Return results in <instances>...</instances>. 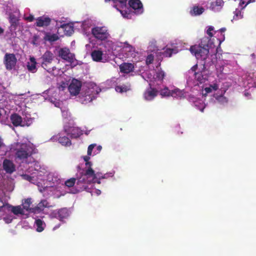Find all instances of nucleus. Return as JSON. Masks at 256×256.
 Here are the masks:
<instances>
[{"mask_svg":"<svg viewBox=\"0 0 256 256\" xmlns=\"http://www.w3.org/2000/svg\"><path fill=\"white\" fill-rule=\"evenodd\" d=\"M24 19L28 22H32L34 20V16L32 15H29L28 16H25Z\"/></svg>","mask_w":256,"mask_h":256,"instance_id":"obj_46","label":"nucleus"},{"mask_svg":"<svg viewBox=\"0 0 256 256\" xmlns=\"http://www.w3.org/2000/svg\"><path fill=\"white\" fill-rule=\"evenodd\" d=\"M163 52H162V55L164 57H171L172 54H176L178 52L177 49L175 48H170L166 46L163 48Z\"/></svg>","mask_w":256,"mask_h":256,"instance_id":"obj_23","label":"nucleus"},{"mask_svg":"<svg viewBox=\"0 0 256 256\" xmlns=\"http://www.w3.org/2000/svg\"><path fill=\"white\" fill-rule=\"evenodd\" d=\"M204 90L206 93H209L210 92H212V87L210 86L208 87L205 88Z\"/></svg>","mask_w":256,"mask_h":256,"instance_id":"obj_51","label":"nucleus"},{"mask_svg":"<svg viewBox=\"0 0 256 256\" xmlns=\"http://www.w3.org/2000/svg\"><path fill=\"white\" fill-rule=\"evenodd\" d=\"M226 30H227V29L226 28H222L219 30L220 32H224Z\"/></svg>","mask_w":256,"mask_h":256,"instance_id":"obj_54","label":"nucleus"},{"mask_svg":"<svg viewBox=\"0 0 256 256\" xmlns=\"http://www.w3.org/2000/svg\"><path fill=\"white\" fill-rule=\"evenodd\" d=\"M120 72L124 74H129L134 70V64L132 63L123 62L120 66Z\"/></svg>","mask_w":256,"mask_h":256,"instance_id":"obj_18","label":"nucleus"},{"mask_svg":"<svg viewBox=\"0 0 256 256\" xmlns=\"http://www.w3.org/2000/svg\"><path fill=\"white\" fill-rule=\"evenodd\" d=\"M36 62L34 57L30 58V62H28L27 67L28 69L30 72H36Z\"/></svg>","mask_w":256,"mask_h":256,"instance_id":"obj_26","label":"nucleus"},{"mask_svg":"<svg viewBox=\"0 0 256 256\" xmlns=\"http://www.w3.org/2000/svg\"><path fill=\"white\" fill-rule=\"evenodd\" d=\"M2 146H4L2 138H0V148H1Z\"/></svg>","mask_w":256,"mask_h":256,"instance_id":"obj_55","label":"nucleus"},{"mask_svg":"<svg viewBox=\"0 0 256 256\" xmlns=\"http://www.w3.org/2000/svg\"><path fill=\"white\" fill-rule=\"evenodd\" d=\"M59 39V36L56 34H50V33H46L45 36L44 37V40L45 42H56V40Z\"/></svg>","mask_w":256,"mask_h":256,"instance_id":"obj_27","label":"nucleus"},{"mask_svg":"<svg viewBox=\"0 0 256 256\" xmlns=\"http://www.w3.org/2000/svg\"><path fill=\"white\" fill-rule=\"evenodd\" d=\"M214 30V28L212 26H208L206 28V32H211Z\"/></svg>","mask_w":256,"mask_h":256,"instance_id":"obj_48","label":"nucleus"},{"mask_svg":"<svg viewBox=\"0 0 256 256\" xmlns=\"http://www.w3.org/2000/svg\"><path fill=\"white\" fill-rule=\"evenodd\" d=\"M59 142L62 146H68L72 144V142L70 139L66 136H60L58 140Z\"/></svg>","mask_w":256,"mask_h":256,"instance_id":"obj_31","label":"nucleus"},{"mask_svg":"<svg viewBox=\"0 0 256 256\" xmlns=\"http://www.w3.org/2000/svg\"><path fill=\"white\" fill-rule=\"evenodd\" d=\"M190 52L195 55L198 59L205 60L209 53V49L206 46L202 45V42L199 46L194 45L190 48Z\"/></svg>","mask_w":256,"mask_h":256,"instance_id":"obj_4","label":"nucleus"},{"mask_svg":"<svg viewBox=\"0 0 256 256\" xmlns=\"http://www.w3.org/2000/svg\"><path fill=\"white\" fill-rule=\"evenodd\" d=\"M234 1L242 9L248 4L254 2V0H234Z\"/></svg>","mask_w":256,"mask_h":256,"instance_id":"obj_33","label":"nucleus"},{"mask_svg":"<svg viewBox=\"0 0 256 256\" xmlns=\"http://www.w3.org/2000/svg\"><path fill=\"white\" fill-rule=\"evenodd\" d=\"M32 204V198H28L26 199H25L24 202H23V204H22V206H23V208L24 209L28 211L30 210L32 212V208H30Z\"/></svg>","mask_w":256,"mask_h":256,"instance_id":"obj_32","label":"nucleus"},{"mask_svg":"<svg viewBox=\"0 0 256 256\" xmlns=\"http://www.w3.org/2000/svg\"><path fill=\"white\" fill-rule=\"evenodd\" d=\"M198 64H195L192 67L190 70L194 72V74L196 73V70H198Z\"/></svg>","mask_w":256,"mask_h":256,"instance_id":"obj_49","label":"nucleus"},{"mask_svg":"<svg viewBox=\"0 0 256 256\" xmlns=\"http://www.w3.org/2000/svg\"><path fill=\"white\" fill-rule=\"evenodd\" d=\"M212 90H216L218 88V86L217 84H214V85H210Z\"/></svg>","mask_w":256,"mask_h":256,"instance_id":"obj_50","label":"nucleus"},{"mask_svg":"<svg viewBox=\"0 0 256 256\" xmlns=\"http://www.w3.org/2000/svg\"><path fill=\"white\" fill-rule=\"evenodd\" d=\"M22 178L24 180H26L30 182H33L32 180H34V177H32V176H29L28 174H25L22 175Z\"/></svg>","mask_w":256,"mask_h":256,"instance_id":"obj_42","label":"nucleus"},{"mask_svg":"<svg viewBox=\"0 0 256 256\" xmlns=\"http://www.w3.org/2000/svg\"><path fill=\"white\" fill-rule=\"evenodd\" d=\"M160 95L162 97L171 96V90L168 87H165L160 90Z\"/></svg>","mask_w":256,"mask_h":256,"instance_id":"obj_34","label":"nucleus"},{"mask_svg":"<svg viewBox=\"0 0 256 256\" xmlns=\"http://www.w3.org/2000/svg\"><path fill=\"white\" fill-rule=\"evenodd\" d=\"M90 156L88 155L87 156H84V162H86V163H85V165H86V166L88 168H92V162H89V160H90Z\"/></svg>","mask_w":256,"mask_h":256,"instance_id":"obj_40","label":"nucleus"},{"mask_svg":"<svg viewBox=\"0 0 256 256\" xmlns=\"http://www.w3.org/2000/svg\"><path fill=\"white\" fill-rule=\"evenodd\" d=\"M208 36L204 37L201 40L202 45L206 46L209 50L212 49L220 46V45L222 42L216 36H214L213 33H207Z\"/></svg>","mask_w":256,"mask_h":256,"instance_id":"obj_3","label":"nucleus"},{"mask_svg":"<svg viewBox=\"0 0 256 256\" xmlns=\"http://www.w3.org/2000/svg\"><path fill=\"white\" fill-rule=\"evenodd\" d=\"M204 12V8L198 6H194L190 10V13L192 16H198Z\"/></svg>","mask_w":256,"mask_h":256,"instance_id":"obj_30","label":"nucleus"},{"mask_svg":"<svg viewBox=\"0 0 256 256\" xmlns=\"http://www.w3.org/2000/svg\"><path fill=\"white\" fill-rule=\"evenodd\" d=\"M34 224L36 226V230L39 232H42L46 226L45 222L40 219L36 220L34 222Z\"/></svg>","mask_w":256,"mask_h":256,"instance_id":"obj_25","label":"nucleus"},{"mask_svg":"<svg viewBox=\"0 0 256 256\" xmlns=\"http://www.w3.org/2000/svg\"><path fill=\"white\" fill-rule=\"evenodd\" d=\"M76 182V178H72L66 180L64 184L68 188H72L74 186Z\"/></svg>","mask_w":256,"mask_h":256,"instance_id":"obj_35","label":"nucleus"},{"mask_svg":"<svg viewBox=\"0 0 256 256\" xmlns=\"http://www.w3.org/2000/svg\"><path fill=\"white\" fill-rule=\"evenodd\" d=\"M103 53L102 51L94 50L92 52V57L94 61L105 62L106 59L103 58Z\"/></svg>","mask_w":256,"mask_h":256,"instance_id":"obj_22","label":"nucleus"},{"mask_svg":"<svg viewBox=\"0 0 256 256\" xmlns=\"http://www.w3.org/2000/svg\"><path fill=\"white\" fill-rule=\"evenodd\" d=\"M13 218V216L11 215H7L2 218L6 224L10 223L12 221Z\"/></svg>","mask_w":256,"mask_h":256,"instance_id":"obj_41","label":"nucleus"},{"mask_svg":"<svg viewBox=\"0 0 256 256\" xmlns=\"http://www.w3.org/2000/svg\"><path fill=\"white\" fill-rule=\"evenodd\" d=\"M2 168L6 174H12L16 170V166L12 161L7 159L4 160Z\"/></svg>","mask_w":256,"mask_h":256,"instance_id":"obj_14","label":"nucleus"},{"mask_svg":"<svg viewBox=\"0 0 256 256\" xmlns=\"http://www.w3.org/2000/svg\"><path fill=\"white\" fill-rule=\"evenodd\" d=\"M182 95V91L178 88H175L171 90V96L174 98L181 97Z\"/></svg>","mask_w":256,"mask_h":256,"instance_id":"obj_36","label":"nucleus"},{"mask_svg":"<svg viewBox=\"0 0 256 256\" xmlns=\"http://www.w3.org/2000/svg\"><path fill=\"white\" fill-rule=\"evenodd\" d=\"M49 202L46 200H42L37 206L32 208V212L34 213H40L43 211L46 208H50Z\"/></svg>","mask_w":256,"mask_h":256,"instance_id":"obj_15","label":"nucleus"},{"mask_svg":"<svg viewBox=\"0 0 256 256\" xmlns=\"http://www.w3.org/2000/svg\"><path fill=\"white\" fill-rule=\"evenodd\" d=\"M158 90L150 86V88L145 91L144 96L146 100H152L158 95Z\"/></svg>","mask_w":256,"mask_h":256,"instance_id":"obj_17","label":"nucleus"},{"mask_svg":"<svg viewBox=\"0 0 256 256\" xmlns=\"http://www.w3.org/2000/svg\"><path fill=\"white\" fill-rule=\"evenodd\" d=\"M32 154V148L26 144H22L16 149V158L20 160H24L30 157Z\"/></svg>","mask_w":256,"mask_h":256,"instance_id":"obj_5","label":"nucleus"},{"mask_svg":"<svg viewBox=\"0 0 256 256\" xmlns=\"http://www.w3.org/2000/svg\"><path fill=\"white\" fill-rule=\"evenodd\" d=\"M95 192H96V194L98 195V194H100V190H95Z\"/></svg>","mask_w":256,"mask_h":256,"instance_id":"obj_56","label":"nucleus"},{"mask_svg":"<svg viewBox=\"0 0 256 256\" xmlns=\"http://www.w3.org/2000/svg\"><path fill=\"white\" fill-rule=\"evenodd\" d=\"M80 23V28H82L84 31L88 30L90 28H91L92 32H106L108 30L107 28L105 26H93L92 22L91 20H86Z\"/></svg>","mask_w":256,"mask_h":256,"instance_id":"obj_6","label":"nucleus"},{"mask_svg":"<svg viewBox=\"0 0 256 256\" xmlns=\"http://www.w3.org/2000/svg\"><path fill=\"white\" fill-rule=\"evenodd\" d=\"M72 33H66V35L68 36H72Z\"/></svg>","mask_w":256,"mask_h":256,"instance_id":"obj_58","label":"nucleus"},{"mask_svg":"<svg viewBox=\"0 0 256 256\" xmlns=\"http://www.w3.org/2000/svg\"><path fill=\"white\" fill-rule=\"evenodd\" d=\"M96 148L98 151H100L102 150V146H100V145H99L98 146H97Z\"/></svg>","mask_w":256,"mask_h":256,"instance_id":"obj_57","label":"nucleus"},{"mask_svg":"<svg viewBox=\"0 0 256 256\" xmlns=\"http://www.w3.org/2000/svg\"><path fill=\"white\" fill-rule=\"evenodd\" d=\"M154 60V56L153 54H150L146 56V65H150L153 63Z\"/></svg>","mask_w":256,"mask_h":256,"instance_id":"obj_38","label":"nucleus"},{"mask_svg":"<svg viewBox=\"0 0 256 256\" xmlns=\"http://www.w3.org/2000/svg\"><path fill=\"white\" fill-rule=\"evenodd\" d=\"M42 66L48 72L52 68L50 66L53 59L54 55L50 51H46L42 56Z\"/></svg>","mask_w":256,"mask_h":256,"instance_id":"obj_9","label":"nucleus"},{"mask_svg":"<svg viewBox=\"0 0 256 256\" xmlns=\"http://www.w3.org/2000/svg\"><path fill=\"white\" fill-rule=\"evenodd\" d=\"M0 201L1 202H2V199H1L0 198Z\"/></svg>","mask_w":256,"mask_h":256,"instance_id":"obj_61","label":"nucleus"},{"mask_svg":"<svg viewBox=\"0 0 256 256\" xmlns=\"http://www.w3.org/2000/svg\"><path fill=\"white\" fill-rule=\"evenodd\" d=\"M58 56L64 60L72 64L74 60L75 55L70 52L68 48H60L58 51Z\"/></svg>","mask_w":256,"mask_h":256,"instance_id":"obj_8","label":"nucleus"},{"mask_svg":"<svg viewBox=\"0 0 256 256\" xmlns=\"http://www.w3.org/2000/svg\"><path fill=\"white\" fill-rule=\"evenodd\" d=\"M65 132H66L68 135L70 136L72 138H78L82 134V131L77 127L71 128L68 130H66Z\"/></svg>","mask_w":256,"mask_h":256,"instance_id":"obj_19","label":"nucleus"},{"mask_svg":"<svg viewBox=\"0 0 256 256\" xmlns=\"http://www.w3.org/2000/svg\"><path fill=\"white\" fill-rule=\"evenodd\" d=\"M202 65V68L201 71L195 72V78L200 84L205 82L208 80V71L206 69L205 62H204Z\"/></svg>","mask_w":256,"mask_h":256,"instance_id":"obj_10","label":"nucleus"},{"mask_svg":"<svg viewBox=\"0 0 256 256\" xmlns=\"http://www.w3.org/2000/svg\"><path fill=\"white\" fill-rule=\"evenodd\" d=\"M5 204H3L2 206H0V220H1L2 216L4 214V206Z\"/></svg>","mask_w":256,"mask_h":256,"instance_id":"obj_45","label":"nucleus"},{"mask_svg":"<svg viewBox=\"0 0 256 256\" xmlns=\"http://www.w3.org/2000/svg\"><path fill=\"white\" fill-rule=\"evenodd\" d=\"M10 120L12 124L14 126H24V124H22V118L21 116H20L18 114L14 113L12 114L10 116Z\"/></svg>","mask_w":256,"mask_h":256,"instance_id":"obj_20","label":"nucleus"},{"mask_svg":"<svg viewBox=\"0 0 256 256\" xmlns=\"http://www.w3.org/2000/svg\"><path fill=\"white\" fill-rule=\"evenodd\" d=\"M122 52L126 58H134L136 56V48L127 42L124 43Z\"/></svg>","mask_w":256,"mask_h":256,"instance_id":"obj_12","label":"nucleus"},{"mask_svg":"<svg viewBox=\"0 0 256 256\" xmlns=\"http://www.w3.org/2000/svg\"><path fill=\"white\" fill-rule=\"evenodd\" d=\"M243 17V14L240 10H236L234 13V16L233 20H238L242 18Z\"/></svg>","mask_w":256,"mask_h":256,"instance_id":"obj_39","label":"nucleus"},{"mask_svg":"<svg viewBox=\"0 0 256 256\" xmlns=\"http://www.w3.org/2000/svg\"><path fill=\"white\" fill-rule=\"evenodd\" d=\"M52 216L53 218H57L62 222L64 219L68 216L69 212L66 208H62L52 212Z\"/></svg>","mask_w":256,"mask_h":256,"instance_id":"obj_13","label":"nucleus"},{"mask_svg":"<svg viewBox=\"0 0 256 256\" xmlns=\"http://www.w3.org/2000/svg\"><path fill=\"white\" fill-rule=\"evenodd\" d=\"M195 106L198 108V109L200 110L201 112H204V109L205 108V106H203V104H202V106H200L196 104V102H195Z\"/></svg>","mask_w":256,"mask_h":256,"instance_id":"obj_47","label":"nucleus"},{"mask_svg":"<svg viewBox=\"0 0 256 256\" xmlns=\"http://www.w3.org/2000/svg\"><path fill=\"white\" fill-rule=\"evenodd\" d=\"M5 206L10 208L11 212L15 215H18L19 214H24V208H22L21 206H12L8 204H6Z\"/></svg>","mask_w":256,"mask_h":256,"instance_id":"obj_24","label":"nucleus"},{"mask_svg":"<svg viewBox=\"0 0 256 256\" xmlns=\"http://www.w3.org/2000/svg\"><path fill=\"white\" fill-rule=\"evenodd\" d=\"M81 86V82L78 80L74 79L68 86V90L70 94L77 96L80 92Z\"/></svg>","mask_w":256,"mask_h":256,"instance_id":"obj_11","label":"nucleus"},{"mask_svg":"<svg viewBox=\"0 0 256 256\" xmlns=\"http://www.w3.org/2000/svg\"><path fill=\"white\" fill-rule=\"evenodd\" d=\"M58 227H60V225H58V226H56V227H54V228H58Z\"/></svg>","mask_w":256,"mask_h":256,"instance_id":"obj_60","label":"nucleus"},{"mask_svg":"<svg viewBox=\"0 0 256 256\" xmlns=\"http://www.w3.org/2000/svg\"><path fill=\"white\" fill-rule=\"evenodd\" d=\"M91 182L100 184V181L96 178V176L93 169L92 168H88L78 179L76 184L80 190H85L88 188L86 184Z\"/></svg>","mask_w":256,"mask_h":256,"instance_id":"obj_1","label":"nucleus"},{"mask_svg":"<svg viewBox=\"0 0 256 256\" xmlns=\"http://www.w3.org/2000/svg\"><path fill=\"white\" fill-rule=\"evenodd\" d=\"M32 118H30L28 120V122H26V126H28L30 125V124H32Z\"/></svg>","mask_w":256,"mask_h":256,"instance_id":"obj_53","label":"nucleus"},{"mask_svg":"<svg viewBox=\"0 0 256 256\" xmlns=\"http://www.w3.org/2000/svg\"><path fill=\"white\" fill-rule=\"evenodd\" d=\"M40 39V36L35 34L32 40V43L34 45H36L38 44V40Z\"/></svg>","mask_w":256,"mask_h":256,"instance_id":"obj_43","label":"nucleus"},{"mask_svg":"<svg viewBox=\"0 0 256 256\" xmlns=\"http://www.w3.org/2000/svg\"><path fill=\"white\" fill-rule=\"evenodd\" d=\"M80 22H68L59 21L56 22V26L58 32H72L80 30Z\"/></svg>","mask_w":256,"mask_h":256,"instance_id":"obj_2","label":"nucleus"},{"mask_svg":"<svg viewBox=\"0 0 256 256\" xmlns=\"http://www.w3.org/2000/svg\"><path fill=\"white\" fill-rule=\"evenodd\" d=\"M130 90V84H123V85H118V86H116L115 90L117 92H119L120 93L125 92H128Z\"/></svg>","mask_w":256,"mask_h":256,"instance_id":"obj_28","label":"nucleus"},{"mask_svg":"<svg viewBox=\"0 0 256 256\" xmlns=\"http://www.w3.org/2000/svg\"><path fill=\"white\" fill-rule=\"evenodd\" d=\"M96 146V145L95 144H92L88 146V156L92 155V151L94 147Z\"/></svg>","mask_w":256,"mask_h":256,"instance_id":"obj_44","label":"nucleus"},{"mask_svg":"<svg viewBox=\"0 0 256 256\" xmlns=\"http://www.w3.org/2000/svg\"><path fill=\"white\" fill-rule=\"evenodd\" d=\"M17 62L16 55L14 54L6 53L4 58V64L6 69L11 70L14 68Z\"/></svg>","mask_w":256,"mask_h":256,"instance_id":"obj_7","label":"nucleus"},{"mask_svg":"<svg viewBox=\"0 0 256 256\" xmlns=\"http://www.w3.org/2000/svg\"><path fill=\"white\" fill-rule=\"evenodd\" d=\"M50 22V19L46 16H41L36 20V26L39 27L48 26Z\"/></svg>","mask_w":256,"mask_h":256,"instance_id":"obj_21","label":"nucleus"},{"mask_svg":"<svg viewBox=\"0 0 256 256\" xmlns=\"http://www.w3.org/2000/svg\"><path fill=\"white\" fill-rule=\"evenodd\" d=\"M4 30L2 29L0 27V32H4Z\"/></svg>","mask_w":256,"mask_h":256,"instance_id":"obj_59","label":"nucleus"},{"mask_svg":"<svg viewBox=\"0 0 256 256\" xmlns=\"http://www.w3.org/2000/svg\"><path fill=\"white\" fill-rule=\"evenodd\" d=\"M166 76L164 71L160 70L156 72V78L158 80L162 81Z\"/></svg>","mask_w":256,"mask_h":256,"instance_id":"obj_37","label":"nucleus"},{"mask_svg":"<svg viewBox=\"0 0 256 256\" xmlns=\"http://www.w3.org/2000/svg\"><path fill=\"white\" fill-rule=\"evenodd\" d=\"M222 4L223 2L221 0H216L215 2L212 3L210 8L214 11L218 12L220 10Z\"/></svg>","mask_w":256,"mask_h":256,"instance_id":"obj_29","label":"nucleus"},{"mask_svg":"<svg viewBox=\"0 0 256 256\" xmlns=\"http://www.w3.org/2000/svg\"><path fill=\"white\" fill-rule=\"evenodd\" d=\"M92 34L96 38H98L99 37L100 35L106 34V33H92Z\"/></svg>","mask_w":256,"mask_h":256,"instance_id":"obj_52","label":"nucleus"},{"mask_svg":"<svg viewBox=\"0 0 256 256\" xmlns=\"http://www.w3.org/2000/svg\"><path fill=\"white\" fill-rule=\"evenodd\" d=\"M129 5L134 10L136 14H141L143 12L142 5L140 0H130L129 2Z\"/></svg>","mask_w":256,"mask_h":256,"instance_id":"obj_16","label":"nucleus"}]
</instances>
